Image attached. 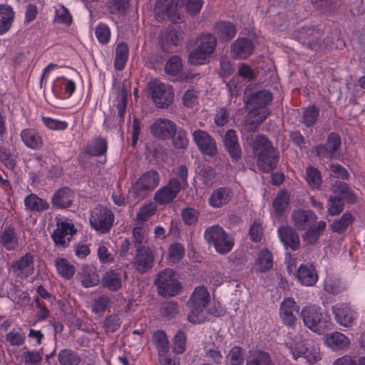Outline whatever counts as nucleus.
<instances>
[{
	"instance_id": "57",
	"label": "nucleus",
	"mask_w": 365,
	"mask_h": 365,
	"mask_svg": "<svg viewBox=\"0 0 365 365\" xmlns=\"http://www.w3.org/2000/svg\"><path fill=\"white\" fill-rule=\"evenodd\" d=\"M26 336L24 333L17 331L14 329L9 331L6 335V341L9 343L11 346H20L25 342Z\"/></svg>"
},
{
	"instance_id": "32",
	"label": "nucleus",
	"mask_w": 365,
	"mask_h": 365,
	"mask_svg": "<svg viewBox=\"0 0 365 365\" xmlns=\"http://www.w3.org/2000/svg\"><path fill=\"white\" fill-rule=\"evenodd\" d=\"M231 47L233 56L237 58H246L254 51L252 41L246 38H238Z\"/></svg>"
},
{
	"instance_id": "51",
	"label": "nucleus",
	"mask_w": 365,
	"mask_h": 365,
	"mask_svg": "<svg viewBox=\"0 0 365 365\" xmlns=\"http://www.w3.org/2000/svg\"><path fill=\"white\" fill-rule=\"evenodd\" d=\"M307 182L312 189H319L322 179L320 171L312 166H309L306 170Z\"/></svg>"
},
{
	"instance_id": "29",
	"label": "nucleus",
	"mask_w": 365,
	"mask_h": 365,
	"mask_svg": "<svg viewBox=\"0 0 365 365\" xmlns=\"http://www.w3.org/2000/svg\"><path fill=\"white\" fill-rule=\"evenodd\" d=\"M133 238L135 249L148 247V225L142 222H137L133 228Z\"/></svg>"
},
{
	"instance_id": "34",
	"label": "nucleus",
	"mask_w": 365,
	"mask_h": 365,
	"mask_svg": "<svg viewBox=\"0 0 365 365\" xmlns=\"http://www.w3.org/2000/svg\"><path fill=\"white\" fill-rule=\"evenodd\" d=\"M297 278L302 284L313 286L318 279V275L312 264H302L297 270Z\"/></svg>"
},
{
	"instance_id": "31",
	"label": "nucleus",
	"mask_w": 365,
	"mask_h": 365,
	"mask_svg": "<svg viewBox=\"0 0 365 365\" xmlns=\"http://www.w3.org/2000/svg\"><path fill=\"white\" fill-rule=\"evenodd\" d=\"M13 271L18 276L26 277L34 272V259L30 253H26L21 259L12 264Z\"/></svg>"
},
{
	"instance_id": "60",
	"label": "nucleus",
	"mask_w": 365,
	"mask_h": 365,
	"mask_svg": "<svg viewBox=\"0 0 365 365\" xmlns=\"http://www.w3.org/2000/svg\"><path fill=\"white\" fill-rule=\"evenodd\" d=\"M187 170L185 165H181L173 170L174 174L177 176L175 178L180 184V189H185L188 186Z\"/></svg>"
},
{
	"instance_id": "54",
	"label": "nucleus",
	"mask_w": 365,
	"mask_h": 365,
	"mask_svg": "<svg viewBox=\"0 0 365 365\" xmlns=\"http://www.w3.org/2000/svg\"><path fill=\"white\" fill-rule=\"evenodd\" d=\"M110 298L106 295H102L93 299L91 304L92 311L96 314H103L110 306Z\"/></svg>"
},
{
	"instance_id": "36",
	"label": "nucleus",
	"mask_w": 365,
	"mask_h": 365,
	"mask_svg": "<svg viewBox=\"0 0 365 365\" xmlns=\"http://www.w3.org/2000/svg\"><path fill=\"white\" fill-rule=\"evenodd\" d=\"M327 224L324 221H319L315 226L307 227V230L302 235L303 241L307 245H315L319 237L325 230Z\"/></svg>"
},
{
	"instance_id": "62",
	"label": "nucleus",
	"mask_w": 365,
	"mask_h": 365,
	"mask_svg": "<svg viewBox=\"0 0 365 365\" xmlns=\"http://www.w3.org/2000/svg\"><path fill=\"white\" fill-rule=\"evenodd\" d=\"M185 254L183 246L178 242H175L170 245L169 248V259L173 263L178 262Z\"/></svg>"
},
{
	"instance_id": "59",
	"label": "nucleus",
	"mask_w": 365,
	"mask_h": 365,
	"mask_svg": "<svg viewBox=\"0 0 365 365\" xmlns=\"http://www.w3.org/2000/svg\"><path fill=\"white\" fill-rule=\"evenodd\" d=\"M182 69V61L179 56H173L165 64V71L172 76H175L180 72Z\"/></svg>"
},
{
	"instance_id": "19",
	"label": "nucleus",
	"mask_w": 365,
	"mask_h": 365,
	"mask_svg": "<svg viewBox=\"0 0 365 365\" xmlns=\"http://www.w3.org/2000/svg\"><path fill=\"white\" fill-rule=\"evenodd\" d=\"M294 227L298 230H304L317 220V216L311 210H294L291 215Z\"/></svg>"
},
{
	"instance_id": "41",
	"label": "nucleus",
	"mask_w": 365,
	"mask_h": 365,
	"mask_svg": "<svg viewBox=\"0 0 365 365\" xmlns=\"http://www.w3.org/2000/svg\"><path fill=\"white\" fill-rule=\"evenodd\" d=\"M245 360V350L241 346H235L228 351L225 365H244Z\"/></svg>"
},
{
	"instance_id": "30",
	"label": "nucleus",
	"mask_w": 365,
	"mask_h": 365,
	"mask_svg": "<svg viewBox=\"0 0 365 365\" xmlns=\"http://www.w3.org/2000/svg\"><path fill=\"white\" fill-rule=\"evenodd\" d=\"M213 31L220 41H230L235 36L237 29L235 26L230 22L220 21L215 24Z\"/></svg>"
},
{
	"instance_id": "39",
	"label": "nucleus",
	"mask_w": 365,
	"mask_h": 365,
	"mask_svg": "<svg viewBox=\"0 0 365 365\" xmlns=\"http://www.w3.org/2000/svg\"><path fill=\"white\" fill-rule=\"evenodd\" d=\"M26 209L31 212H41L49 208L48 202L40 198L37 195L31 193L24 199Z\"/></svg>"
},
{
	"instance_id": "10",
	"label": "nucleus",
	"mask_w": 365,
	"mask_h": 365,
	"mask_svg": "<svg viewBox=\"0 0 365 365\" xmlns=\"http://www.w3.org/2000/svg\"><path fill=\"white\" fill-rule=\"evenodd\" d=\"M155 11L158 21L168 19L176 24L182 21L183 19L179 11L178 2L174 0H157Z\"/></svg>"
},
{
	"instance_id": "47",
	"label": "nucleus",
	"mask_w": 365,
	"mask_h": 365,
	"mask_svg": "<svg viewBox=\"0 0 365 365\" xmlns=\"http://www.w3.org/2000/svg\"><path fill=\"white\" fill-rule=\"evenodd\" d=\"M107 148L106 140L103 138H98L92 144L87 146L86 153L91 156H101L106 153Z\"/></svg>"
},
{
	"instance_id": "2",
	"label": "nucleus",
	"mask_w": 365,
	"mask_h": 365,
	"mask_svg": "<svg viewBox=\"0 0 365 365\" xmlns=\"http://www.w3.org/2000/svg\"><path fill=\"white\" fill-rule=\"evenodd\" d=\"M300 316L304 326L318 334H322L330 329L329 317L315 305L303 307Z\"/></svg>"
},
{
	"instance_id": "23",
	"label": "nucleus",
	"mask_w": 365,
	"mask_h": 365,
	"mask_svg": "<svg viewBox=\"0 0 365 365\" xmlns=\"http://www.w3.org/2000/svg\"><path fill=\"white\" fill-rule=\"evenodd\" d=\"M233 197L232 191L227 187L214 190L208 198V204L212 208H221L227 205Z\"/></svg>"
},
{
	"instance_id": "48",
	"label": "nucleus",
	"mask_w": 365,
	"mask_h": 365,
	"mask_svg": "<svg viewBox=\"0 0 365 365\" xmlns=\"http://www.w3.org/2000/svg\"><path fill=\"white\" fill-rule=\"evenodd\" d=\"M55 265L58 273L66 279L71 278L75 273L74 267L64 258H57Z\"/></svg>"
},
{
	"instance_id": "8",
	"label": "nucleus",
	"mask_w": 365,
	"mask_h": 365,
	"mask_svg": "<svg viewBox=\"0 0 365 365\" xmlns=\"http://www.w3.org/2000/svg\"><path fill=\"white\" fill-rule=\"evenodd\" d=\"M114 214L106 207L97 206L90 213L89 222L92 228L97 232L105 234L108 233L114 222Z\"/></svg>"
},
{
	"instance_id": "17",
	"label": "nucleus",
	"mask_w": 365,
	"mask_h": 365,
	"mask_svg": "<svg viewBox=\"0 0 365 365\" xmlns=\"http://www.w3.org/2000/svg\"><path fill=\"white\" fill-rule=\"evenodd\" d=\"M340 145L339 135L336 133H331L324 145H319L315 148L316 154L319 158H336L339 156L338 150Z\"/></svg>"
},
{
	"instance_id": "56",
	"label": "nucleus",
	"mask_w": 365,
	"mask_h": 365,
	"mask_svg": "<svg viewBox=\"0 0 365 365\" xmlns=\"http://www.w3.org/2000/svg\"><path fill=\"white\" fill-rule=\"evenodd\" d=\"M344 209L342 199L337 196H331L327 202V211L329 215L334 216L339 215Z\"/></svg>"
},
{
	"instance_id": "20",
	"label": "nucleus",
	"mask_w": 365,
	"mask_h": 365,
	"mask_svg": "<svg viewBox=\"0 0 365 365\" xmlns=\"http://www.w3.org/2000/svg\"><path fill=\"white\" fill-rule=\"evenodd\" d=\"M277 233L286 249L296 251L300 248L299 235L294 228L289 225L281 226L278 227Z\"/></svg>"
},
{
	"instance_id": "11",
	"label": "nucleus",
	"mask_w": 365,
	"mask_h": 365,
	"mask_svg": "<svg viewBox=\"0 0 365 365\" xmlns=\"http://www.w3.org/2000/svg\"><path fill=\"white\" fill-rule=\"evenodd\" d=\"M192 140L203 155L215 157L217 153V145L215 139L206 130L196 129L192 133Z\"/></svg>"
},
{
	"instance_id": "58",
	"label": "nucleus",
	"mask_w": 365,
	"mask_h": 365,
	"mask_svg": "<svg viewBox=\"0 0 365 365\" xmlns=\"http://www.w3.org/2000/svg\"><path fill=\"white\" fill-rule=\"evenodd\" d=\"M205 51H201L200 48L197 47L192 51L188 56V61L192 64L200 65L203 64L207 58L211 55L209 53H205Z\"/></svg>"
},
{
	"instance_id": "25",
	"label": "nucleus",
	"mask_w": 365,
	"mask_h": 365,
	"mask_svg": "<svg viewBox=\"0 0 365 365\" xmlns=\"http://www.w3.org/2000/svg\"><path fill=\"white\" fill-rule=\"evenodd\" d=\"M125 277V274L118 270L109 269L103 275L101 285L110 292H117L122 287L123 278Z\"/></svg>"
},
{
	"instance_id": "63",
	"label": "nucleus",
	"mask_w": 365,
	"mask_h": 365,
	"mask_svg": "<svg viewBox=\"0 0 365 365\" xmlns=\"http://www.w3.org/2000/svg\"><path fill=\"white\" fill-rule=\"evenodd\" d=\"M155 207L152 203L144 205L137 214V222L144 223L149 217L155 214Z\"/></svg>"
},
{
	"instance_id": "13",
	"label": "nucleus",
	"mask_w": 365,
	"mask_h": 365,
	"mask_svg": "<svg viewBox=\"0 0 365 365\" xmlns=\"http://www.w3.org/2000/svg\"><path fill=\"white\" fill-rule=\"evenodd\" d=\"M243 99L247 106L253 108H264L272 101V96L266 90L254 91L252 86H248L245 91Z\"/></svg>"
},
{
	"instance_id": "5",
	"label": "nucleus",
	"mask_w": 365,
	"mask_h": 365,
	"mask_svg": "<svg viewBox=\"0 0 365 365\" xmlns=\"http://www.w3.org/2000/svg\"><path fill=\"white\" fill-rule=\"evenodd\" d=\"M158 294L163 297H170L178 294L181 286L178 281L175 272L171 269H165L160 272L155 281Z\"/></svg>"
},
{
	"instance_id": "9",
	"label": "nucleus",
	"mask_w": 365,
	"mask_h": 365,
	"mask_svg": "<svg viewBox=\"0 0 365 365\" xmlns=\"http://www.w3.org/2000/svg\"><path fill=\"white\" fill-rule=\"evenodd\" d=\"M149 87L153 102L158 108H165L173 103L174 93L171 86L155 79L149 83Z\"/></svg>"
},
{
	"instance_id": "27",
	"label": "nucleus",
	"mask_w": 365,
	"mask_h": 365,
	"mask_svg": "<svg viewBox=\"0 0 365 365\" xmlns=\"http://www.w3.org/2000/svg\"><path fill=\"white\" fill-rule=\"evenodd\" d=\"M20 136L25 145L32 150H40L43 146L42 136L35 129H24L21 130Z\"/></svg>"
},
{
	"instance_id": "18",
	"label": "nucleus",
	"mask_w": 365,
	"mask_h": 365,
	"mask_svg": "<svg viewBox=\"0 0 365 365\" xmlns=\"http://www.w3.org/2000/svg\"><path fill=\"white\" fill-rule=\"evenodd\" d=\"M76 232L73 224L67 222L57 223V227L53 231L51 237L56 246L66 247L68 246L71 237Z\"/></svg>"
},
{
	"instance_id": "46",
	"label": "nucleus",
	"mask_w": 365,
	"mask_h": 365,
	"mask_svg": "<svg viewBox=\"0 0 365 365\" xmlns=\"http://www.w3.org/2000/svg\"><path fill=\"white\" fill-rule=\"evenodd\" d=\"M58 359L61 365H78L81 362V357L78 354L68 349L60 351Z\"/></svg>"
},
{
	"instance_id": "55",
	"label": "nucleus",
	"mask_w": 365,
	"mask_h": 365,
	"mask_svg": "<svg viewBox=\"0 0 365 365\" xmlns=\"http://www.w3.org/2000/svg\"><path fill=\"white\" fill-rule=\"evenodd\" d=\"M172 138L173 146L176 149L185 150L187 148L189 140L187 137V132L184 129L176 130V133Z\"/></svg>"
},
{
	"instance_id": "42",
	"label": "nucleus",
	"mask_w": 365,
	"mask_h": 365,
	"mask_svg": "<svg viewBox=\"0 0 365 365\" xmlns=\"http://www.w3.org/2000/svg\"><path fill=\"white\" fill-rule=\"evenodd\" d=\"M99 276L94 268L84 267L81 274V282L84 287H92L98 284Z\"/></svg>"
},
{
	"instance_id": "7",
	"label": "nucleus",
	"mask_w": 365,
	"mask_h": 365,
	"mask_svg": "<svg viewBox=\"0 0 365 365\" xmlns=\"http://www.w3.org/2000/svg\"><path fill=\"white\" fill-rule=\"evenodd\" d=\"M159 173L151 169L142 174L133 185V193L135 197L142 200L153 192L160 184Z\"/></svg>"
},
{
	"instance_id": "52",
	"label": "nucleus",
	"mask_w": 365,
	"mask_h": 365,
	"mask_svg": "<svg viewBox=\"0 0 365 365\" xmlns=\"http://www.w3.org/2000/svg\"><path fill=\"white\" fill-rule=\"evenodd\" d=\"M153 341L156 346L158 354H165L169 350V341L163 331H158L153 336Z\"/></svg>"
},
{
	"instance_id": "49",
	"label": "nucleus",
	"mask_w": 365,
	"mask_h": 365,
	"mask_svg": "<svg viewBox=\"0 0 365 365\" xmlns=\"http://www.w3.org/2000/svg\"><path fill=\"white\" fill-rule=\"evenodd\" d=\"M319 110L314 106L306 108L302 114L301 122L307 127L315 125L319 117Z\"/></svg>"
},
{
	"instance_id": "44",
	"label": "nucleus",
	"mask_w": 365,
	"mask_h": 365,
	"mask_svg": "<svg viewBox=\"0 0 365 365\" xmlns=\"http://www.w3.org/2000/svg\"><path fill=\"white\" fill-rule=\"evenodd\" d=\"M128 46L125 43H120L117 45L114 61V66L117 70L120 71L124 68L128 61Z\"/></svg>"
},
{
	"instance_id": "24",
	"label": "nucleus",
	"mask_w": 365,
	"mask_h": 365,
	"mask_svg": "<svg viewBox=\"0 0 365 365\" xmlns=\"http://www.w3.org/2000/svg\"><path fill=\"white\" fill-rule=\"evenodd\" d=\"M222 142L226 151L232 159L235 161L238 160L241 158L242 151L236 131L233 129L227 130L223 137Z\"/></svg>"
},
{
	"instance_id": "3",
	"label": "nucleus",
	"mask_w": 365,
	"mask_h": 365,
	"mask_svg": "<svg viewBox=\"0 0 365 365\" xmlns=\"http://www.w3.org/2000/svg\"><path fill=\"white\" fill-rule=\"evenodd\" d=\"M210 302V294L204 286L196 287L190 298L187 305L190 312L187 319L192 324H200L205 320V309Z\"/></svg>"
},
{
	"instance_id": "16",
	"label": "nucleus",
	"mask_w": 365,
	"mask_h": 365,
	"mask_svg": "<svg viewBox=\"0 0 365 365\" xmlns=\"http://www.w3.org/2000/svg\"><path fill=\"white\" fill-rule=\"evenodd\" d=\"M180 190L177 178H172L167 185L157 190L153 199L156 203L160 205L168 204L176 197Z\"/></svg>"
},
{
	"instance_id": "4",
	"label": "nucleus",
	"mask_w": 365,
	"mask_h": 365,
	"mask_svg": "<svg viewBox=\"0 0 365 365\" xmlns=\"http://www.w3.org/2000/svg\"><path fill=\"white\" fill-rule=\"evenodd\" d=\"M206 242L213 245L217 252L225 255L230 252L234 245V240L218 225L207 227L204 232Z\"/></svg>"
},
{
	"instance_id": "61",
	"label": "nucleus",
	"mask_w": 365,
	"mask_h": 365,
	"mask_svg": "<svg viewBox=\"0 0 365 365\" xmlns=\"http://www.w3.org/2000/svg\"><path fill=\"white\" fill-rule=\"evenodd\" d=\"M182 31L180 26L169 29L165 35V40L173 45H178L182 39Z\"/></svg>"
},
{
	"instance_id": "22",
	"label": "nucleus",
	"mask_w": 365,
	"mask_h": 365,
	"mask_svg": "<svg viewBox=\"0 0 365 365\" xmlns=\"http://www.w3.org/2000/svg\"><path fill=\"white\" fill-rule=\"evenodd\" d=\"M332 311L336 321L341 326L349 327L356 319V313L346 304H336Z\"/></svg>"
},
{
	"instance_id": "43",
	"label": "nucleus",
	"mask_w": 365,
	"mask_h": 365,
	"mask_svg": "<svg viewBox=\"0 0 365 365\" xmlns=\"http://www.w3.org/2000/svg\"><path fill=\"white\" fill-rule=\"evenodd\" d=\"M199 43L197 47L201 51H205V53L212 55L215 50L217 45L216 37L211 34H202L198 38Z\"/></svg>"
},
{
	"instance_id": "21",
	"label": "nucleus",
	"mask_w": 365,
	"mask_h": 365,
	"mask_svg": "<svg viewBox=\"0 0 365 365\" xmlns=\"http://www.w3.org/2000/svg\"><path fill=\"white\" fill-rule=\"evenodd\" d=\"M297 37L302 43L307 44L312 51H317L321 46L322 32L319 29L302 28Z\"/></svg>"
},
{
	"instance_id": "45",
	"label": "nucleus",
	"mask_w": 365,
	"mask_h": 365,
	"mask_svg": "<svg viewBox=\"0 0 365 365\" xmlns=\"http://www.w3.org/2000/svg\"><path fill=\"white\" fill-rule=\"evenodd\" d=\"M289 204V195L287 191L281 190L274 199L272 205L277 215H282Z\"/></svg>"
},
{
	"instance_id": "64",
	"label": "nucleus",
	"mask_w": 365,
	"mask_h": 365,
	"mask_svg": "<svg viewBox=\"0 0 365 365\" xmlns=\"http://www.w3.org/2000/svg\"><path fill=\"white\" fill-rule=\"evenodd\" d=\"M96 36L102 44L107 43L110 38V31L106 24H101L96 28Z\"/></svg>"
},
{
	"instance_id": "38",
	"label": "nucleus",
	"mask_w": 365,
	"mask_h": 365,
	"mask_svg": "<svg viewBox=\"0 0 365 365\" xmlns=\"http://www.w3.org/2000/svg\"><path fill=\"white\" fill-rule=\"evenodd\" d=\"M273 266V259L271 252L264 248L259 251L255 264L256 272H266L271 269Z\"/></svg>"
},
{
	"instance_id": "26",
	"label": "nucleus",
	"mask_w": 365,
	"mask_h": 365,
	"mask_svg": "<svg viewBox=\"0 0 365 365\" xmlns=\"http://www.w3.org/2000/svg\"><path fill=\"white\" fill-rule=\"evenodd\" d=\"M296 308L295 301L290 297L285 298L280 304V317L283 323L289 327H293L297 322V317L293 314Z\"/></svg>"
},
{
	"instance_id": "35",
	"label": "nucleus",
	"mask_w": 365,
	"mask_h": 365,
	"mask_svg": "<svg viewBox=\"0 0 365 365\" xmlns=\"http://www.w3.org/2000/svg\"><path fill=\"white\" fill-rule=\"evenodd\" d=\"M73 198V192L68 187L57 190L52 197V205L58 209L68 207L71 205Z\"/></svg>"
},
{
	"instance_id": "14",
	"label": "nucleus",
	"mask_w": 365,
	"mask_h": 365,
	"mask_svg": "<svg viewBox=\"0 0 365 365\" xmlns=\"http://www.w3.org/2000/svg\"><path fill=\"white\" fill-rule=\"evenodd\" d=\"M150 134L161 140H168L176 133L175 123L167 118H158L150 125Z\"/></svg>"
},
{
	"instance_id": "6",
	"label": "nucleus",
	"mask_w": 365,
	"mask_h": 365,
	"mask_svg": "<svg viewBox=\"0 0 365 365\" xmlns=\"http://www.w3.org/2000/svg\"><path fill=\"white\" fill-rule=\"evenodd\" d=\"M285 346L295 360L300 359L309 364H314L320 359L319 349L304 341L290 339Z\"/></svg>"
},
{
	"instance_id": "1",
	"label": "nucleus",
	"mask_w": 365,
	"mask_h": 365,
	"mask_svg": "<svg viewBox=\"0 0 365 365\" xmlns=\"http://www.w3.org/2000/svg\"><path fill=\"white\" fill-rule=\"evenodd\" d=\"M252 150L257 156V165L259 170L267 173L277 167L278 152L267 137L263 135H257L253 142Z\"/></svg>"
},
{
	"instance_id": "28",
	"label": "nucleus",
	"mask_w": 365,
	"mask_h": 365,
	"mask_svg": "<svg viewBox=\"0 0 365 365\" xmlns=\"http://www.w3.org/2000/svg\"><path fill=\"white\" fill-rule=\"evenodd\" d=\"M75 90V83L64 77L57 78L53 85V92L61 98L70 97Z\"/></svg>"
},
{
	"instance_id": "53",
	"label": "nucleus",
	"mask_w": 365,
	"mask_h": 365,
	"mask_svg": "<svg viewBox=\"0 0 365 365\" xmlns=\"http://www.w3.org/2000/svg\"><path fill=\"white\" fill-rule=\"evenodd\" d=\"M353 216L351 213H344L339 220L334 221L331 225L334 232L341 233L344 232L348 226L352 222Z\"/></svg>"
},
{
	"instance_id": "50",
	"label": "nucleus",
	"mask_w": 365,
	"mask_h": 365,
	"mask_svg": "<svg viewBox=\"0 0 365 365\" xmlns=\"http://www.w3.org/2000/svg\"><path fill=\"white\" fill-rule=\"evenodd\" d=\"M204 357L216 365L221 364L223 355L215 344H207L203 348Z\"/></svg>"
},
{
	"instance_id": "12",
	"label": "nucleus",
	"mask_w": 365,
	"mask_h": 365,
	"mask_svg": "<svg viewBox=\"0 0 365 365\" xmlns=\"http://www.w3.org/2000/svg\"><path fill=\"white\" fill-rule=\"evenodd\" d=\"M154 259V253L150 247L135 249L132 265L138 273L145 274L153 268Z\"/></svg>"
},
{
	"instance_id": "15",
	"label": "nucleus",
	"mask_w": 365,
	"mask_h": 365,
	"mask_svg": "<svg viewBox=\"0 0 365 365\" xmlns=\"http://www.w3.org/2000/svg\"><path fill=\"white\" fill-rule=\"evenodd\" d=\"M19 233L14 225L6 220L0 229V246L7 251H13L19 247Z\"/></svg>"
},
{
	"instance_id": "40",
	"label": "nucleus",
	"mask_w": 365,
	"mask_h": 365,
	"mask_svg": "<svg viewBox=\"0 0 365 365\" xmlns=\"http://www.w3.org/2000/svg\"><path fill=\"white\" fill-rule=\"evenodd\" d=\"M14 12L9 5H0V35L7 32L11 26Z\"/></svg>"
},
{
	"instance_id": "33",
	"label": "nucleus",
	"mask_w": 365,
	"mask_h": 365,
	"mask_svg": "<svg viewBox=\"0 0 365 365\" xmlns=\"http://www.w3.org/2000/svg\"><path fill=\"white\" fill-rule=\"evenodd\" d=\"M245 363L246 365H275L271 355L261 349L249 351Z\"/></svg>"
},
{
	"instance_id": "37",
	"label": "nucleus",
	"mask_w": 365,
	"mask_h": 365,
	"mask_svg": "<svg viewBox=\"0 0 365 365\" xmlns=\"http://www.w3.org/2000/svg\"><path fill=\"white\" fill-rule=\"evenodd\" d=\"M326 344L333 350L338 351L347 348L350 344V340L344 334L334 331L327 336Z\"/></svg>"
}]
</instances>
